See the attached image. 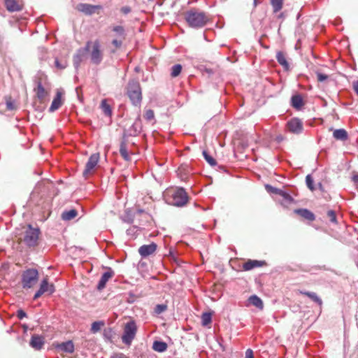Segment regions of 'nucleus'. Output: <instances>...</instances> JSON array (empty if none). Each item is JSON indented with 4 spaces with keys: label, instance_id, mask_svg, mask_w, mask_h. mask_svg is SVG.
<instances>
[{
    "label": "nucleus",
    "instance_id": "obj_35",
    "mask_svg": "<svg viewBox=\"0 0 358 358\" xmlns=\"http://www.w3.org/2000/svg\"><path fill=\"white\" fill-rule=\"evenodd\" d=\"M120 152L121 156L125 160H127V161L129 160V153L127 152V145H126V144L124 142H122L120 144Z\"/></svg>",
    "mask_w": 358,
    "mask_h": 358
},
{
    "label": "nucleus",
    "instance_id": "obj_15",
    "mask_svg": "<svg viewBox=\"0 0 358 358\" xmlns=\"http://www.w3.org/2000/svg\"><path fill=\"white\" fill-rule=\"evenodd\" d=\"M44 345L43 338L38 335H33L30 341V345L35 350H41Z\"/></svg>",
    "mask_w": 358,
    "mask_h": 358
},
{
    "label": "nucleus",
    "instance_id": "obj_33",
    "mask_svg": "<svg viewBox=\"0 0 358 358\" xmlns=\"http://www.w3.org/2000/svg\"><path fill=\"white\" fill-rule=\"evenodd\" d=\"M105 325V322L103 321H96L92 324L91 331L93 334H96L99 331L102 327Z\"/></svg>",
    "mask_w": 358,
    "mask_h": 358
},
{
    "label": "nucleus",
    "instance_id": "obj_22",
    "mask_svg": "<svg viewBox=\"0 0 358 358\" xmlns=\"http://www.w3.org/2000/svg\"><path fill=\"white\" fill-rule=\"evenodd\" d=\"M4 2L7 10L10 12L18 11L21 9L15 0H4Z\"/></svg>",
    "mask_w": 358,
    "mask_h": 358
},
{
    "label": "nucleus",
    "instance_id": "obj_19",
    "mask_svg": "<svg viewBox=\"0 0 358 358\" xmlns=\"http://www.w3.org/2000/svg\"><path fill=\"white\" fill-rule=\"evenodd\" d=\"M57 348L64 352L72 353L74 351V345L71 341H68L59 344Z\"/></svg>",
    "mask_w": 358,
    "mask_h": 358
},
{
    "label": "nucleus",
    "instance_id": "obj_2",
    "mask_svg": "<svg viewBox=\"0 0 358 358\" xmlns=\"http://www.w3.org/2000/svg\"><path fill=\"white\" fill-rule=\"evenodd\" d=\"M127 93L133 105L138 106L141 103L142 101L141 88L137 80L132 79L129 80Z\"/></svg>",
    "mask_w": 358,
    "mask_h": 358
},
{
    "label": "nucleus",
    "instance_id": "obj_21",
    "mask_svg": "<svg viewBox=\"0 0 358 358\" xmlns=\"http://www.w3.org/2000/svg\"><path fill=\"white\" fill-rule=\"evenodd\" d=\"M276 59L278 62L285 69L288 70L289 64L287 61L286 57L282 52H278L276 54Z\"/></svg>",
    "mask_w": 358,
    "mask_h": 358
},
{
    "label": "nucleus",
    "instance_id": "obj_46",
    "mask_svg": "<svg viewBox=\"0 0 358 358\" xmlns=\"http://www.w3.org/2000/svg\"><path fill=\"white\" fill-rule=\"evenodd\" d=\"M17 316L20 320H22L27 316V314L24 310L20 309L17 311Z\"/></svg>",
    "mask_w": 358,
    "mask_h": 358
},
{
    "label": "nucleus",
    "instance_id": "obj_48",
    "mask_svg": "<svg viewBox=\"0 0 358 358\" xmlns=\"http://www.w3.org/2000/svg\"><path fill=\"white\" fill-rule=\"evenodd\" d=\"M245 358H254L253 351L251 349H248L245 352Z\"/></svg>",
    "mask_w": 358,
    "mask_h": 358
},
{
    "label": "nucleus",
    "instance_id": "obj_29",
    "mask_svg": "<svg viewBox=\"0 0 358 358\" xmlns=\"http://www.w3.org/2000/svg\"><path fill=\"white\" fill-rule=\"evenodd\" d=\"M101 108L105 115L110 117L112 115V109L110 105L107 103L106 99H103L101 103Z\"/></svg>",
    "mask_w": 358,
    "mask_h": 358
},
{
    "label": "nucleus",
    "instance_id": "obj_42",
    "mask_svg": "<svg viewBox=\"0 0 358 358\" xmlns=\"http://www.w3.org/2000/svg\"><path fill=\"white\" fill-rule=\"evenodd\" d=\"M327 216L329 217L330 221L333 223H336V215L334 210H330L327 212Z\"/></svg>",
    "mask_w": 358,
    "mask_h": 358
},
{
    "label": "nucleus",
    "instance_id": "obj_12",
    "mask_svg": "<svg viewBox=\"0 0 358 358\" xmlns=\"http://www.w3.org/2000/svg\"><path fill=\"white\" fill-rule=\"evenodd\" d=\"M102 8L101 6L99 5H91L88 3H79L77 6L78 10L85 13V15H92L97 10H100Z\"/></svg>",
    "mask_w": 358,
    "mask_h": 358
},
{
    "label": "nucleus",
    "instance_id": "obj_25",
    "mask_svg": "<svg viewBox=\"0 0 358 358\" xmlns=\"http://www.w3.org/2000/svg\"><path fill=\"white\" fill-rule=\"evenodd\" d=\"M303 105L302 97L299 95H294L292 97V106L296 109H299Z\"/></svg>",
    "mask_w": 358,
    "mask_h": 358
},
{
    "label": "nucleus",
    "instance_id": "obj_9",
    "mask_svg": "<svg viewBox=\"0 0 358 358\" xmlns=\"http://www.w3.org/2000/svg\"><path fill=\"white\" fill-rule=\"evenodd\" d=\"M91 47V41H87L85 48H81L77 50L76 54L73 55V66L76 69H78L80 65V63L85 57L87 52L90 50Z\"/></svg>",
    "mask_w": 358,
    "mask_h": 358
},
{
    "label": "nucleus",
    "instance_id": "obj_27",
    "mask_svg": "<svg viewBox=\"0 0 358 358\" xmlns=\"http://www.w3.org/2000/svg\"><path fill=\"white\" fill-rule=\"evenodd\" d=\"M77 215V210L75 209H71L70 210L64 211L62 214V218L64 220H71L76 217Z\"/></svg>",
    "mask_w": 358,
    "mask_h": 358
},
{
    "label": "nucleus",
    "instance_id": "obj_52",
    "mask_svg": "<svg viewBox=\"0 0 358 358\" xmlns=\"http://www.w3.org/2000/svg\"><path fill=\"white\" fill-rule=\"evenodd\" d=\"M353 88L356 93L358 94V81L355 82L353 85Z\"/></svg>",
    "mask_w": 358,
    "mask_h": 358
},
{
    "label": "nucleus",
    "instance_id": "obj_45",
    "mask_svg": "<svg viewBox=\"0 0 358 358\" xmlns=\"http://www.w3.org/2000/svg\"><path fill=\"white\" fill-rule=\"evenodd\" d=\"M317 80L320 82H323L326 80L328 78V76L325 74L321 73H317Z\"/></svg>",
    "mask_w": 358,
    "mask_h": 358
},
{
    "label": "nucleus",
    "instance_id": "obj_51",
    "mask_svg": "<svg viewBox=\"0 0 358 358\" xmlns=\"http://www.w3.org/2000/svg\"><path fill=\"white\" fill-rule=\"evenodd\" d=\"M6 106H7V108H8V110H13V109L14 108V107H13V103H12V102H10V101H7V102H6Z\"/></svg>",
    "mask_w": 358,
    "mask_h": 358
},
{
    "label": "nucleus",
    "instance_id": "obj_40",
    "mask_svg": "<svg viewBox=\"0 0 358 358\" xmlns=\"http://www.w3.org/2000/svg\"><path fill=\"white\" fill-rule=\"evenodd\" d=\"M55 66L59 69H64L67 66L66 61H64L62 62H59L57 59L55 61Z\"/></svg>",
    "mask_w": 358,
    "mask_h": 358
},
{
    "label": "nucleus",
    "instance_id": "obj_43",
    "mask_svg": "<svg viewBox=\"0 0 358 358\" xmlns=\"http://www.w3.org/2000/svg\"><path fill=\"white\" fill-rule=\"evenodd\" d=\"M166 309V306L163 304H158L155 308V311L157 314L163 313Z\"/></svg>",
    "mask_w": 358,
    "mask_h": 358
},
{
    "label": "nucleus",
    "instance_id": "obj_17",
    "mask_svg": "<svg viewBox=\"0 0 358 358\" xmlns=\"http://www.w3.org/2000/svg\"><path fill=\"white\" fill-rule=\"evenodd\" d=\"M266 263L264 261L259 260H248L243 264V268L245 271H250L254 268L260 267L265 265Z\"/></svg>",
    "mask_w": 358,
    "mask_h": 358
},
{
    "label": "nucleus",
    "instance_id": "obj_6",
    "mask_svg": "<svg viewBox=\"0 0 358 358\" xmlns=\"http://www.w3.org/2000/svg\"><path fill=\"white\" fill-rule=\"evenodd\" d=\"M90 55L92 63L98 65L103 60V52L101 49V44L98 40L91 41V47L88 51Z\"/></svg>",
    "mask_w": 358,
    "mask_h": 358
},
{
    "label": "nucleus",
    "instance_id": "obj_39",
    "mask_svg": "<svg viewBox=\"0 0 358 358\" xmlns=\"http://www.w3.org/2000/svg\"><path fill=\"white\" fill-rule=\"evenodd\" d=\"M306 183L307 187L310 190L313 191V190L315 189V187L313 186V178L311 177L310 175L306 176Z\"/></svg>",
    "mask_w": 358,
    "mask_h": 358
},
{
    "label": "nucleus",
    "instance_id": "obj_49",
    "mask_svg": "<svg viewBox=\"0 0 358 358\" xmlns=\"http://www.w3.org/2000/svg\"><path fill=\"white\" fill-rule=\"evenodd\" d=\"M111 358H127L124 354L122 353H117L113 355Z\"/></svg>",
    "mask_w": 358,
    "mask_h": 358
},
{
    "label": "nucleus",
    "instance_id": "obj_53",
    "mask_svg": "<svg viewBox=\"0 0 358 358\" xmlns=\"http://www.w3.org/2000/svg\"><path fill=\"white\" fill-rule=\"evenodd\" d=\"M107 336H108V334H106V331L105 330L104 331V336L107 337Z\"/></svg>",
    "mask_w": 358,
    "mask_h": 358
},
{
    "label": "nucleus",
    "instance_id": "obj_56",
    "mask_svg": "<svg viewBox=\"0 0 358 358\" xmlns=\"http://www.w3.org/2000/svg\"><path fill=\"white\" fill-rule=\"evenodd\" d=\"M357 266H358V262H357Z\"/></svg>",
    "mask_w": 358,
    "mask_h": 358
},
{
    "label": "nucleus",
    "instance_id": "obj_14",
    "mask_svg": "<svg viewBox=\"0 0 358 358\" xmlns=\"http://www.w3.org/2000/svg\"><path fill=\"white\" fill-rule=\"evenodd\" d=\"M114 275V272L110 268L108 271L103 273L101 279L97 285V289L99 290L103 289L108 281V280Z\"/></svg>",
    "mask_w": 358,
    "mask_h": 358
},
{
    "label": "nucleus",
    "instance_id": "obj_16",
    "mask_svg": "<svg viewBox=\"0 0 358 358\" xmlns=\"http://www.w3.org/2000/svg\"><path fill=\"white\" fill-rule=\"evenodd\" d=\"M294 212L308 221H313L315 219V215L306 208L296 209Z\"/></svg>",
    "mask_w": 358,
    "mask_h": 358
},
{
    "label": "nucleus",
    "instance_id": "obj_13",
    "mask_svg": "<svg viewBox=\"0 0 358 358\" xmlns=\"http://www.w3.org/2000/svg\"><path fill=\"white\" fill-rule=\"evenodd\" d=\"M157 244L152 243L148 245H143L138 248V253L142 257H146L153 254L157 250Z\"/></svg>",
    "mask_w": 358,
    "mask_h": 358
},
{
    "label": "nucleus",
    "instance_id": "obj_30",
    "mask_svg": "<svg viewBox=\"0 0 358 358\" xmlns=\"http://www.w3.org/2000/svg\"><path fill=\"white\" fill-rule=\"evenodd\" d=\"M280 196L282 198L281 204L284 206H287L294 201L293 198L286 192L282 190Z\"/></svg>",
    "mask_w": 358,
    "mask_h": 358
},
{
    "label": "nucleus",
    "instance_id": "obj_41",
    "mask_svg": "<svg viewBox=\"0 0 358 358\" xmlns=\"http://www.w3.org/2000/svg\"><path fill=\"white\" fill-rule=\"evenodd\" d=\"M144 117L148 121L153 120L155 117L154 111L151 109L147 110L145 113Z\"/></svg>",
    "mask_w": 358,
    "mask_h": 358
},
{
    "label": "nucleus",
    "instance_id": "obj_3",
    "mask_svg": "<svg viewBox=\"0 0 358 358\" xmlns=\"http://www.w3.org/2000/svg\"><path fill=\"white\" fill-rule=\"evenodd\" d=\"M167 195L169 196V203L175 206H184L188 201V196L183 188L169 190Z\"/></svg>",
    "mask_w": 358,
    "mask_h": 358
},
{
    "label": "nucleus",
    "instance_id": "obj_37",
    "mask_svg": "<svg viewBox=\"0 0 358 358\" xmlns=\"http://www.w3.org/2000/svg\"><path fill=\"white\" fill-rule=\"evenodd\" d=\"M265 188L266 189V191L269 193H273V194H278L279 196H280L282 192V189H278V188H276V187H274L270 185H265Z\"/></svg>",
    "mask_w": 358,
    "mask_h": 358
},
{
    "label": "nucleus",
    "instance_id": "obj_50",
    "mask_svg": "<svg viewBox=\"0 0 358 358\" xmlns=\"http://www.w3.org/2000/svg\"><path fill=\"white\" fill-rule=\"evenodd\" d=\"M352 180L356 185L358 186V173L353 175L352 177Z\"/></svg>",
    "mask_w": 358,
    "mask_h": 358
},
{
    "label": "nucleus",
    "instance_id": "obj_20",
    "mask_svg": "<svg viewBox=\"0 0 358 358\" xmlns=\"http://www.w3.org/2000/svg\"><path fill=\"white\" fill-rule=\"evenodd\" d=\"M34 91L36 92L38 99L41 101H43L48 95V92L45 91L41 81L37 83V86L34 89Z\"/></svg>",
    "mask_w": 358,
    "mask_h": 358
},
{
    "label": "nucleus",
    "instance_id": "obj_44",
    "mask_svg": "<svg viewBox=\"0 0 358 358\" xmlns=\"http://www.w3.org/2000/svg\"><path fill=\"white\" fill-rule=\"evenodd\" d=\"M124 39L119 38V39L115 38L112 41V44L115 46L116 48H119L122 45V41Z\"/></svg>",
    "mask_w": 358,
    "mask_h": 358
},
{
    "label": "nucleus",
    "instance_id": "obj_24",
    "mask_svg": "<svg viewBox=\"0 0 358 358\" xmlns=\"http://www.w3.org/2000/svg\"><path fill=\"white\" fill-rule=\"evenodd\" d=\"M152 349L158 352H163L167 349V344L164 341H155L152 345Z\"/></svg>",
    "mask_w": 358,
    "mask_h": 358
},
{
    "label": "nucleus",
    "instance_id": "obj_55",
    "mask_svg": "<svg viewBox=\"0 0 358 358\" xmlns=\"http://www.w3.org/2000/svg\"><path fill=\"white\" fill-rule=\"evenodd\" d=\"M254 4H255V6L257 5V0H254Z\"/></svg>",
    "mask_w": 358,
    "mask_h": 358
},
{
    "label": "nucleus",
    "instance_id": "obj_4",
    "mask_svg": "<svg viewBox=\"0 0 358 358\" xmlns=\"http://www.w3.org/2000/svg\"><path fill=\"white\" fill-rule=\"evenodd\" d=\"M38 280V272L35 268H29L22 272L21 276L22 286L24 289L33 287Z\"/></svg>",
    "mask_w": 358,
    "mask_h": 358
},
{
    "label": "nucleus",
    "instance_id": "obj_8",
    "mask_svg": "<svg viewBox=\"0 0 358 358\" xmlns=\"http://www.w3.org/2000/svg\"><path fill=\"white\" fill-rule=\"evenodd\" d=\"M99 153H94L90 157L83 172V175L85 178L94 173V170L99 161Z\"/></svg>",
    "mask_w": 358,
    "mask_h": 358
},
{
    "label": "nucleus",
    "instance_id": "obj_26",
    "mask_svg": "<svg viewBox=\"0 0 358 358\" xmlns=\"http://www.w3.org/2000/svg\"><path fill=\"white\" fill-rule=\"evenodd\" d=\"M301 294L308 296L313 301L321 306L322 304V299L317 295L316 293L312 292L301 291Z\"/></svg>",
    "mask_w": 358,
    "mask_h": 358
},
{
    "label": "nucleus",
    "instance_id": "obj_23",
    "mask_svg": "<svg viewBox=\"0 0 358 358\" xmlns=\"http://www.w3.org/2000/svg\"><path fill=\"white\" fill-rule=\"evenodd\" d=\"M333 136L340 141H345L348 137L347 131L343 129H336L333 133Z\"/></svg>",
    "mask_w": 358,
    "mask_h": 358
},
{
    "label": "nucleus",
    "instance_id": "obj_47",
    "mask_svg": "<svg viewBox=\"0 0 358 358\" xmlns=\"http://www.w3.org/2000/svg\"><path fill=\"white\" fill-rule=\"evenodd\" d=\"M121 12L124 13V15H127L131 12V8L129 6H123L121 8Z\"/></svg>",
    "mask_w": 358,
    "mask_h": 358
},
{
    "label": "nucleus",
    "instance_id": "obj_31",
    "mask_svg": "<svg viewBox=\"0 0 358 358\" xmlns=\"http://www.w3.org/2000/svg\"><path fill=\"white\" fill-rule=\"evenodd\" d=\"M113 31L115 33V36L122 39L125 38V30L122 26L117 25L113 28Z\"/></svg>",
    "mask_w": 358,
    "mask_h": 358
},
{
    "label": "nucleus",
    "instance_id": "obj_11",
    "mask_svg": "<svg viewBox=\"0 0 358 358\" xmlns=\"http://www.w3.org/2000/svg\"><path fill=\"white\" fill-rule=\"evenodd\" d=\"M288 130L294 134H299L303 131V123L299 118H292L287 123Z\"/></svg>",
    "mask_w": 358,
    "mask_h": 358
},
{
    "label": "nucleus",
    "instance_id": "obj_10",
    "mask_svg": "<svg viewBox=\"0 0 358 358\" xmlns=\"http://www.w3.org/2000/svg\"><path fill=\"white\" fill-rule=\"evenodd\" d=\"M54 292V285L49 284L48 278H45L41 281L38 290L35 293L34 296V300L38 299L41 296L46 292H48L49 294H52Z\"/></svg>",
    "mask_w": 358,
    "mask_h": 358
},
{
    "label": "nucleus",
    "instance_id": "obj_28",
    "mask_svg": "<svg viewBox=\"0 0 358 358\" xmlns=\"http://www.w3.org/2000/svg\"><path fill=\"white\" fill-rule=\"evenodd\" d=\"M249 301L251 304H252L253 306L258 308L262 309L264 307L262 300L257 295H252L250 296Z\"/></svg>",
    "mask_w": 358,
    "mask_h": 358
},
{
    "label": "nucleus",
    "instance_id": "obj_1",
    "mask_svg": "<svg viewBox=\"0 0 358 358\" xmlns=\"http://www.w3.org/2000/svg\"><path fill=\"white\" fill-rule=\"evenodd\" d=\"M185 18L188 25L194 29L203 27L209 21L206 13L197 9H191L185 13Z\"/></svg>",
    "mask_w": 358,
    "mask_h": 358
},
{
    "label": "nucleus",
    "instance_id": "obj_34",
    "mask_svg": "<svg viewBox=\"0 0 358 358\" xmlns=\"http://www.w3.org/2000/svg\"><path fill=\"white\" fill-rule=\"evenodd\" d=\"M212 322V316L210 313H203L201 315V323L203 326H207Z\"/></svg>",
    "mask_w": 358,
    "mask_h": 358
},
{
    "label": "nucleus",
    "instance_id": "obj_7",
    "mask_svg": "<svg viewBox=\"0 0 358 358\" xmlns=\"http://www.w3.org/2000/svg\"><path fill=\"white\" fill-rule=\"evenodd\" d=\"M136 331L137 327L134 321L127 322L124 327L123 335L122 336V342L126 345H131L136 336Z\"/></svg>",
    "mask_w": 358,
    "mask_h": 358
},
{
    "label": "nucleus",
    "instance_id": "obj_54",
    "mask_svg": "<svg viewBox=\"0 0 358 358\" xmlns=\"http://www.w3.org/2000/svg\"><path fill=\"white\" fill-rule=\"evenodd\" d=\"M107 336H108V334H106V331L105 330L104 331V336L107 337Z\"/></svg>",
    "mask_w": 358,
    "mask_h": 358
},
{
    "label": "nucleus",
    "instance_id": "obj_36",
    "mask_svg": "<svg viewBox=\"0 0 358 358\" xmlns=\"http://www.w3.org/2000/svg\"><path fill=\"white\" fill-rule=\"evenodd\" d=\"M203 156L206 161L212 166H214L216 165L217 162L216 160L210 156L208 152L206 150L203 151Z\"/></svg>",
    "mask_w": 358,
    "mask_h": 358
},
{
    "label": "nucleus",
    "instance_id": "obj_5",
    "mask_svg": "<svg viewBox=\"0 0 358 358\" xmlns=\"http://www.w3.org/2000/svg\"><path fill=\"white\" fill-rule=\"evenodd\" d=\"M39 234L40 230L38 228H34L31 224H29L24 232V242L29 247L35 246L38 244Z\"/></svg>",
    "mask_w": 358,
    "mask_h": 358
},
{
    "label": "nucleus",
    "instance_id": "obj_18",
    "mask_svg": "<svg viewBox=\"0 0 358 358\" xmlns=\"http://www.w3.org/2000/svg\"><path fill=\"white\" fill-rule=\"evenodd\" d=\"M62 104V93L57 92L49 108L50 112H54L59 109Z\"/></svg>",
    "mask_w": 358,
    "mask_h": 358
},
{
    "label": "nucleus",
    "instance_id": "obj_38",
    "mask_svg": "<svg viewBox=\"0 0 358 358\" xmlns=\"http://www.w3.org/2000/svg\"><path fill=\"white\" fill-rule=\"evenodd\" d=\"M182 66L180 64H175L171 68V76L177 77L181 72Z\"/></svg>",
    "mask_w": 358,
    "mask_h": 358
},
{
    "label": "nucleus",
    "instance_id": "obj_32",
    "mask_svg": "<svg viewBox=\"0 0 358 358\" xmlns=\"http://www.w3.org/2000/svg\"><path fill=\"white\" fill-rule=\"evenodd\" d=\"M284 1L285 0H271V4L274 13H278L282 9Z\"/></svg>",
    "mask_w": 358,
    "mask_h": 358
}]
</instances>
